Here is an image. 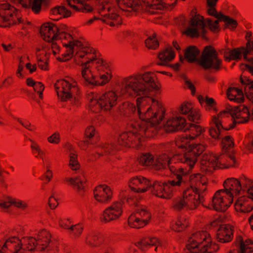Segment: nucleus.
I'll list each match as a JSON object with an SVG mask.
<instances>
[{"mask_svg": "<svg viewBox=\"0 0 253 253\" xmlns=\"http://www.w3.org/2000/svg\"><path fill=\"white\" fill-rule=\"evenodd\" d=\"M118 87L122 95L143 96L137 99V107L131 103H126L123 107L124 115L128 118V125L132 130L129 133L125 132L119 136L118 142L120 145L130 146V141L139 142L140 136L143 134L150 137L151 133L155 134L161 128L169 132L188 131V134L179 137L175 141V144L183 152L182 154L178 152L175 154L178 160L187 164L191 169L199 158L203 169L210 172L222 166L226 167V163H228L227 166H232L231 154L217 157L206 150L207 144L201 135L204 129L200 126L186 124L183 118L177 115L167 121L164 120L165 111L162 104L148 96V93L152 96L151 92L159 89L153 73L146 72L124 78L118 83Z\"/></svg>", "mask_w": 253, "mask_h": 253, "instance_id": "1", "label": "nucleus"}, {"mask_svg": "<svg viewBox=\"0 0 253 253\" xmlns=\"http://www.w3.org/2000/svg\"><path fill=\"white\" fill-rule=\"evenodd\" d=\"M139 162L142 165L155 170L170 171L175 177L168 182L150 180L141 176L132 178L129 186L135 194V198L127 199L129 204L135 205L140 197L137 194L149 190L153 195L164 199L170 198L173 193L182 190L183 195L177 199L174 204L175 210L187 211L193 210L202 201V194L206 188V181L199 174H191L183 169H177L172 165V161L166 154L154 158L149 154H142Z\"/></svg>", "mask_w": 253, "mask_h": 253, "instance_id": "2", "label": "nucleus"}, {"mask_svg": "<svg viewBox=\"0 0 253 253\" xmlns=\"http://www.w3.org/2000/svg\"><path fill=\"white\" fill-rule=\"evenodd\" d=\"M68 32V29L65 25L58 28L52 23H45L42 26L40 29L41 36L50 44L42 49H37L38 66L42 70L47 69L48 55L51 52L56 55L59 50V46L54 41L58 38H64L67 41V43H63L64 46L67 48L66 53L62 55V57H58L57 59L64 62L73 58L75 64L81 67L82 82L85 85L93 87L103 85L108 83L111 76L108 72L106 74L100 75V82L95 79L91 70L92 66H94L98 71L107 70L108 67L107 63L101 59H97L92 48L85 46L79 41L74 40Z\"/></svg>", "mask_w": 253, "mask_h": 253, "instance_id": "3", "label": "nucleus"}, {"mask_svg": "<svg viewBox=\"0 0 253 253\" xmlns=\"http://www.w3.org/2000/svg\"><path fill=\"white\" fill-rule=\"evenodd\" d=\"M224 190L217 191L213 197V209L224 211L235 200L236 211L242 213L250 212L253 207L249 199L253 201V182L244 177L239 181L235 178L225 181Z\"/></svg>", "mask_w": 253, "mask_h": 253, "instance_id": "4", "label": "nucleus"}, {"mask_svg": "<svg viewBox=\"0 0 253 253\" xmlns=\"http://www.w3.org/2000/svg\"><path fill=\"white\" fill-rule=\"evenodd\" d=\"M207 0L209 7V14L217 18L218 20L207 19L205 21L203 17L195 16L192 18L189 26L186 28V34L192 37L201 36L205 38L207 27L214 32L219 31V20H223L229 29L234 30L237 25V21L222 13H216L214 6L218 0Z\"/></svg>", "mask_w": 253, "mask_h": 253, "instance_id": "5", "label": "nucleus"}, {"mask_svg": "<svg viewBox=\"0 0 253 253\" xmlns=\"http://www.w3.org/2000/svg\"><path fill=\"white\" fill-rule=\"evenodd\" d=\"M228 115L231 117L235 124L245 123L248 122V119L253 120V108L251 111L245 106L235 109L229 108L228 111L220 113L218 118H213V124L209 129L210 135L212 139L219 141L226 150L232 148L234 143L230 136L226 135V130L221 124L220 118L222 116Z\"/></svg>", "mask_w": 253, "mask_h": 253, "instance_id": "6", "label": "nucleus"}, {"mask_svg": "<svg viewBox=\"0 0 253 253\" xmlns=\"http://www.w3.org/2000/svg\"><path fill=\"white\" fill-rule=\"evenodd\" d=\"M184 58L189 62H196L206 70H218L221 60L217 57L216 51L211 46H206L201 54L195 46L188 47L184 51Z\"/></svg>", "mask_w": 253, "mask_h": 253, "instance_id": "7", "label": "nucleus"}, {"mask_svg": "<svg viewBox=\"0 0 253 253\" xmlns=\"http://www.w3.org/2000/svg\"><path fill=\"white\" fill-rule=\"evenodd\" d=\"M186 248L191 253H213L219 249L216 244L211 242L209 234L204 231L193 234L189 238Z\"/></svg>", "mask_w": 253, "mask_h": 253, "instance_id": "8", "label": "nucleus"}, {"mask_svg": "<svg viewBox=\"0 0 253 253\" xmlns=\"http://www.w3.org/2000/svg\"><path fill=\"white\" fill-rule=\"evenodd\" d=\"M58 97L63 101L69 100L75 106H79L80 101L78 95L79 88L72 79L61 80L55 84Z\"/></svg>", "mask_w": 253, "mask_h": 253, "instance_id": "9", "label": "nucleus"}, {"mask_svg": "<svg viewBox=\"0 0 253 253\" xmlns=\"http://www.w3.org/2000/svg\"><path fill=\"white\" fill-rule=\"evenodd\" d=\"M117 97V94L114 91L106 92L100 96L92 94L88 97L90 100V109L96 113L102 109L110 110L116 104Z\"/></svg>", "mask_w": 253, "mask_h": 253, "instance_id": "10", "label": "nucleus"}, {"mask_svg": "<svg viewBox=\"0 0 253 253\" xmlns=\"http://www.w3.org/2000/svg\"><path fill=\"white\" fill-rule=\"evenodd\" d=\"M225 54L229 56V58L237 60L240 59L243 54L244 59L247 62L245 64V69L253 76V40H248L247 47L243 48V51L237 48L232 50L228 49Z\"/></svg>", "mask_w": 253, "mask_h": 253, "instance_id": "11", "label": "nucleus"}, {"mask_svg": "<svg viewBox=\"0 0 253 253\" xmlns=\"http://www.w3.org/2000/svg\"><path fill=\"white\" fill-rule=\"evenodd\" d=\"M15 8L7 3H3L0 7V26L6 27L11 24L22 23V20L15 14Z\"/></svg>", "mask_w": 253, "mask_h": 253, "instance_id": "12", "label": "nucleus"}, {"mask_svg": "<svg viewBox=\"0 0 253 253\" xmlns=\"http://www.w3.org/2000/svg\"><path fill=\"white\" fill-rule=\"evenodd\" d=\"M50 234L46 230H43L39 232L38 239L33 238L28 239V244L31 246H36L37 245L42 246V250H52L55 246L54 243L50 240Z\"/></svg>", "mask_w": 253, "mask_h": 253, "instance_id": "13", "label": "nucleus"}, {"mask_svg": "<svg viewBox=\"0 0 253 253\" xmlns=\"http://www.w3.org/2000/svg\"><path fill=\"white\" fill-rule=\"evenodd\" d=\"M149 213L143 209L138 208L136 213L131 214L128 218L129 225L133 228H141L148 223L147 218H149Z\"/></svg>", "mask_w": 253, "mask_h": 253, "instance_id": "14", "label": "nucleus"}, {"mask_svg": "<svg viewBox=\"0 0 253 253\" xmlns=\"http://www.w3.org/2000/svg\"><path fill=\"white\" fill-rule=\"evenodd\" d=\"M122 213V202H116L104 211L101 218L102 220L108 222L117 219Z\"/></svg>", "mask_w": 253, "mask_h": 253, "instance_id": "15", "label": "nucleus"}, {"mask_svg": "<svg viewBox=\"0 0 253 253\" xmlns=\"http://www.w3.org/2000/svg\"><path fill=\"white\" fill-rule=\"evenodd\" d=\"M95 199L98 202L106 203L109 202L112 195V192L108 186L105 184L100 185L94 190Z\"/></svg>", "mask_w": 253, "mask_h": 253, "instance_id": "16", "label": "nucleus"}, {"mask_svg": "<svg viewBox=\"0 0 253 253\" xmlns=\"http://www.w3.org/2000/svg\"><path fill=\"white\" fill-rule=\"evenodd\" d=\"M233 237V227L227 224H222L220 225L216 233V239L219 242L228 243L232 240Z\"/></svg>", "mask_w": 253, "mask_h": 253, "instance_id": "17", "label": "nucleus"}, {"mask_svg": "<svg viewBox=\"0 0 253 253\" xmlns=\"http://www.w3.org/2000/svg\"><path fill=\"white\" fill-rule=\"evenodd\" d=\"M138 2L139 5H140L141 7L136 9V10H133L134 11H137L144 9V6L146 7V8L148 7H150L151 8L154 9H159L160 10H164V9H171L176 4L177 0H171L173 1L171 4H167L163 0H157L158 1L157 4H155L154 5H151L149 1H145V0H136Z\"/></svg>", "mask_w": 253, "mask_h": 253, "instance_id": "18", "label": "nucleus"}, {"mask_svg": "<svg viewBox=\"0 0 253 253\" xmlns=\"http://www.w3.org/2000/svg\"><path fill=\"white\" fill-rule=\"evenodd\" d=\"M22 243L17 238L13 237L8 239L4 243L2 250L5 251V248L13 249L14 253H28L29 252L25 251L23 249Z\"/></svg>", "mask_w": 253, "mask_h": 253, "instance_id": "19", "label": "nucleus"}, {"mask_svg": "<svg viewBox=\"0 0 253 253\" xmlns=\"http://www.w3.org/2000/svg\"><path fill=\"white\" fill-rule=\"evenodd\" d=\"M180 114L187 115L190 121L198 123L200 119V115L195 110L192 109L191 105L187 104H183L179 109Z\"/></svg>", "mask_w": 253, "mask_h": 253, "instance_id": "20", "label": "nucleus"}, {"mask_svg": "<svg viewBox=\"0 0 253 253\" xmlns=\"http://www.w3.org/2000/svg\"><path fill=\"white\" fill-rule=\"evenodd\" d=\"M69 5L77 10L83 12H90L93 10V6L84 0H67Z\"/></svg>", "mask_w": 253, "mask_h": 253, "instance_id": "21", "label": "nucleus"}, {"mask_svg": "<svg viewBox=\"0 0 253 253\" xmlns=\"http://www.w3.org/2000/svg\"><path fill=\"white\" fill-rule=\"evenodd\" d=\"M66 181L77 191L80 195H83V192L85 191V186L84 181L81 176L68 178H66Z\"/></svg>", "mask_w": 253, "mask_h": 253, "instance_id": "22", "label": "nucleus"}, {"mask_svg": "<svg viewBox=\"0 0 253 253\" xmlns=\"http://www.w3.org/2000/svg\"><path fill=\"white\" fill-rule=\"evenodd\" d=\"M227 96L231 101L241 103L244 101L245 97L242 90L236 87H230L228 88Z\"/></svg>", "mask_w": 253, "mask_h": 253, "instance_id": "23", "label": "nucleus"}, {"mask_svg": "<svg viewBox=\"0 0 253 253\" xmlns=\"http://www.w3.org/2000/svg\"><path fill=\"white\" fill-rule=\"evenodd\" d=\"M241 82L247 97L253 103V79L244 77L241 78Z\"/></svg>", "mask_w": 253, "mask_h": 253, "instance_id": "24", "label": "nucleus"}, {"mask_svg": "<svg viewBox=\"0 0 253 253\" xmlns=\"http://www.w3.org/2000/svg\"><path fill=\"white\" fill-rule=\"evenodd\" d=\"M175 55L171 48H167L159 55L160 62L158 63L161 66H169V62L174 58Z\"/></svg>", "mask_w": 253, "mask_h": 253, "instance_id": "25", "label": "nucleus"}, {"mask_svg": "<svg viewBox=\"0 0 253 253\" xmlns=\"http://www.w3.org/2000/svg\"><path fill=\"white\" fill-rule=\"evenodd\" d=\"M162 245L163 242L156 238H151L148 240L143 239L136 244V246L142 251H145L150 246H162Z\"/></svg>", "mask_w": 253, "mask_h": 253, "instance_id": "26", "label": "nucleus"}, {"mask_svg": "<svg viewBox=\"0 0 253 253\" xmlns=\"http://www.w3.org/2000/svg\"><path fill=\"white\" fill-rule=\"evenodd\" d=\"M11 205L22 209H24L27 207V205L25 203L21 201H16L9 197H8L4 201H0V207L4 209L8 210Z\"/></svg>", "mask_w": 253, "mask_h": 253, "instance_id": "27", "label": "nucleus"}, {"mask_svg": "<svg viewBox=\"0 0 253 253\" xmlns=\"http://www.w3.org/2000/svg\"><path fill=\"white\" fill-rule=\"evenodd\" d=\"M25 7H31L33 10L38 13L41 9L42 3L45 2L46 0H20Z\"/></svg>", "mask_w": 253, "mask_h": 253, "instance_id": "28", "label": "nucleus"}, {"mask_svg": "<svg viewBox=\"0 0 253 253\" xmlns=\"http://www.w3.org/2000/svg\"><path fill=\"white\" fill-rule=\"evenodd\" d=\"M86 140L83 141L82 145H86L88 144H93L96 142L97 136L96 135L94 128L92 126L87 127L85 131Z\"/></svg>", "mask_w": 253, "mask_h": 253, "instance_id": "29", "label": "nucleus"}, {"mask_svg": "<svg viewBox=\"0 0 253 253\" xmlns=\"http://www.w3.org/2000/svg\"><path fill=\"white\" fill-rule=\"evenodd\" d=\"M59 222L60 226L62 227L68 229L70 231L72 232V233L76 236H78L79 235H80L83 229V227L81 226L80 223L70 227L67 224V223H64L63 221L60 219L59 220Z\"/></svg>", "mask_w": 253, "mask_h": 253, "instance_id": "30", "label": "nucleus"}, {"mask_svg": "<svg viewBox=\"0 0 253 253\" xmlns=\"http://www.w3.org/2000/svg\"><path fill=\"white\" fill-rule=\"evenodd\" d=\"M98 148L99 149L98 150L99 155H109L113 153V150L116 149V146L114 143L110 142L102 144Z\"/></svg>", "mask_w": 253, "mask_h": 253, "instance_id": "31", "label": "nucleus"}, {"mask_svg": "<svg viewBox=\"0 0 253 253\" xmlns=\"http://www.w3.org/2000/svg\"><path fill=\"white\" fill-rule=\"evenodd\" d=\"M53 15H59L64 18L69 17L71 15V11L67 10L63 6H57L51 10Z\"/></svg>", "mask_w": 253, "mask_h": 253, "instance_id": "32", "label": "nucleus"}, {"mask_svg": "<svg viewBox=\"0 0 253 253\" xmlns=\"http://www.w3.org/2000/svg\"><path fill=\"white\" fill-rule=\"evenodd\" d=\"M68 149L70 151L69 166L72 170L76 171V170L79 169V168H80L79 164L78 161L77 160V156L73 152L71 151V146H69Z\"/></svg>", "mask_w": 253, "mask_h": 253, "instance_id": "33", "label": "nucleus"}, {"mask_svg": "<svg viewBox=\"0 0 253 253\" xmlns=\"http://www.w3.org/2000/svg\"><path fill=\"white\" fill-rule=\"evenodd\" d=\"M240 253H246L249 250V252H253V241L249 240L245 243L242 241L240 243Z\"/></svg>", "mask_w": 253, "mask_h": 253, "instance_id": "34", "label": "nucleus"}, {"mask_svg": "<svg viewBox=\"0 0 253 253\" xmlns=\"http://www.w3.org/2000/svg\"><path fill=\"white\" fill-rule=\"evenodd\" d=\"M146 46L150 49H156L159 46V43L155 37H149L145 41Z\"/></svg>", "mask_w": 253, "mask_h": 253, "instance_id": "35", "label": "nucleus"}, {"mask_svg": "<svg viewBox=\"0 0 253 253\" xmlns=\"http://www.w3.org/2000/svg\"><path fill=\"white\" fill-rule=\"evenodd\" d=\"M187 226V223L185 220L179 219L172 225V229L180 232Z\"/></svg>", "mask_w": 253, "mask_h": 253, "instance_id": "36", "label": "nucleus"}, {"mask_svg": "<svg viewBox=\"0 0 253 253\" xmlns=\"http://www.w3.org/2000/svg\"><path fill=\"white\" fill-rule=\"evenodd\" d=\"M199 100L201 103L205 102L206 105L209 107H212L214 105V101L211 98H209L208 97H204L202 96H199Z\"/></svg>", "mask_w": 253, "mask_h": 253, "instance_id": "37", "label": "nucleus"}, {"mask_svg": "<svg viewBox=\"0 0 253 253\" xmlns=\"http://www.w3.org/2000/svg\"><path fill=\"white\" fill-rule=\"evenodd\" d=\"M48 141L51 143L57 144L60 141V135L58 132H55L48 138Z\"/></svg>", "mask_w": 253, "mask_h": 253, "instance_id": "38", "label": "nucleus"}, {"mask_svg": "<svg viewBox=\"0 0 253 253\" xmlns=\"http://www.w3.org/2000/svg\"><path fill=\"white\" fill-rule=\"evenodd\" d=\"M185 85L191 90L192 93L194 94L195 92V87L192 83L186 77L183 78Z\"/></svg>", "mask_w": 253, "mask_h": 253, "instance_id": "39", "label": "nucleus"}, {"mask_svg": "<svg viewBox=\"0 0 253 253\" xmlns=\"http://www.w3.org/2000/svg\"><path fill=\"white\" fill-rule=\"evenodd\" d=\"M31 142L33 143L31 145V147L33 150V152L34 154L38 153V154H42L43 152L41 150L39 146L36 143L34 142V141L32 139H29Z\"/></svg>", "mask_w": 253, "mask_h": 253, "instance_id": "40", "label": "nucleus"}, {"mask_svg": "<svg viewBox=\"0 0 253 253\" xmlns=\"http://www.w3.org/2000/svg\"><path fill=\"white\" fill-rule=\"evenodd\" d=\"M97 239H98V237L97 236V235H93L91 238V240L87 241V243L91 246H96L98 244V243L96 242V241Z\"/></svg>", "mask_w": 253, "mask_h": 253, "instance_id": "41", "label": "nucleus"}, {"mask_svg": "<svg viewBox=\"0 0 253 253\" xmlns=\"http://www.w3.org/2000/svg\"><path fill=\"white\" fill-rule=\"evenodd\" d=\"M34 89L37 92L38 91H43L44 90V86L41 83L37 82L35 86L34 87Z\"/></svg>", "mask_w": 253, "mask_h": 253, "instance_id": "42", "label": "nucleus"}, {"mask_svg": "<svg viewBox=\"0 0 253 253\" xmlns=\"http://www.w3.org/2000/svg\"><path fill=\"white\" fill-rule=\"evenodd\" d=\"M47 174H44V176L47 180V182L50 181L51 179V177L52 176V171L49 170V169H47L46 170Z\"/></svg>", "mask_w": 253, "mask_h": 253, "instance_id": "43", "label": "nucleus"}, {"mask_svg": "<svg viewBox=\"0 0 253 253\" xmlns=\"http://www.w3.org/2000/svg\"><path fill=\"white\" fill-rule=\"evenodd\" d=\"M17 120L26 128H27L30 130H32V129L30 128V126H31V124L30 123H29V122H27L26 123H24L21 120H20L19 119H17Z\"/></svg>", "mask_w": 253, "mask_h": 253, "instance_id": "44", "label": "nucleus"}, {"mask_svg": "<svg viewBox=\"0 0 253 253\" xmlns=\"http://www.w3.org/2000/svg\"><path fill=\"white\" fill-rule=\"evenodd\" d=\"M52 198H54L53 196H52L49 198L48 200V205L51 209H54L57 207V205L52 202Z\"/></svg>", "mask_w": 253, "mask_h": 253, "instance_id": "45", "label": "nucleus"}, {"mask_svg": "<svg viewBox=\"0 0 253 253\" xmlns=\"http://www.w3.org/2000/svg\"><path fill=\"white\" fill-rule=\"evenodd\" d=\"M37 82L34 81L32 79L29 78L27 80V84L29 86H33V87L35 86Z\"/></svg>", "mask_w": 253, "mask_h": 253, "instance_id": "46", "label": "nucleus"}, {"mask_svg": "<svg viewBox=\"0 0 253 253\" xmlns=\"http://www.w3.org/2000/svg\"><path fill=\"white\" fill-rule=\"evenodd\" d=\"M2 46L4 48V50L6 51H9L10 49L13 48L12 45L11 44H9L8 45H6L4 43H2Z\"/></svg>", "mask_w": 253, "mask_h": 253, "instance_id": "47", "label": "nucleus"}, {"mask_svg": "<svg viewBox=\"0 0 253 253\" xmlns=\"http://www.w3.org/2000/svg\"><path fill=\"white\" fill-rule=\"evenodd\" d=\"M133 34L129 30H126L123 32V36L124 37H129L132 36Z\"/></svg>", "mask_w": 253, "mask_h": 253, "instance_id": "48", "label": "nucleus"}, {"mask_svg": "<svg viewBox=\"0 0 253 253\" xmlns=\"http://www.w3.org/2000/svg\"><path fill=\"white\" fill-rule=\"evenodd\" d=\"M23 66L20 64L19 66H18V71H17L16 72V74L18 76V77H22V74L21 73V72L22 71V70H23Z\"/></svg>", "mask_w": 253, "mask_h": 253, "instance_id": "49", "label": "nucleus"}, {"mask_svg": "<svg viewBox=\"0 0 253 253\" xmlns=\"http://www.w3.org/2000/svg\"><path fill=\"white\" fill-rule=\"evenodd\" d=\"M252 37V34L251 32H247L246 33V38L248 40V39H251Z\"/></svg>", "mask_w": 253, "mask_h": 253, "instance_id": "50", "label": "nucleus"}, {"mask_svg": "<svg viewBox=\"0 0 253 253\" xmlns=\"http://www.w3.org/2000/svg\"><path fill=\"white\" fill-rule=\"evenodd\" d=\"M36 69H37L36 66L35 65H33V67L32 68L31 67L29 69L30 72L31 73H32L33 72H34V71H35L36 70Z\"/></svg>", "mask_w": 253, "mask_h": 253, "instance_id": "51", "label": "nucleus"}, {"mask_svg": "<svg viewBox=\"0 0 253 253\" xmlns=\"http://www.w3.org/2000/svg\"><path fill=\"white\" fill-rule=\"evenodd\" d=\"M250 222L251 228H252V230H253V215L250 218Z\"/></svg>", "mask_w": 253, "mask_h": 253, "instance_id": "52", "label": "nucleus"}, {"mask_svg": "<svg viewBox=\"0 0 253 253\" xmlns=\"http://www.w3.org/2000/svg\"><path fill=\"white\" fill-rule=\"evenodd\" d=\"M173 45H174V46L175 47V48L177 50H179L180 49V47L179 46V45L176 43H173Z\"/></svg>", "mask_w": 253, "mask_h": 253, "instance_id": "53", "label": "nucleus"}, {"mask_svg": "<svg viewBox=\"0 0 253 253\" xmlns=\"http://www.w3.org/2000/svg\"><path fill=\"white\" fill-rule=\"evenodd\" d=\"M42 91H38V93L39 94V96L41 98H42Z\"/></svg>", "mask_w": 253, "mask_h": 253, "instance_id": "54", "label": "nucleus"}, {"mask_svg": "<svg viewBox=\"0 0 253 253\" xmlns=\"http://www.w3.org/2000/svg\"><path fill=\"white\" fill-rule=\"evenodd\" d=\"M32 65L30 63H28L26 65V68L29 70L31 68Z\"/></svg>", "mask_w": 253, "mask_h": 253, "instance_id": "55", "label": "nucleus"}, {"mask_svg": "<svg viewBox=\"0 0 253 253\" xmlns=\"http://www.w3.org/2000/svg\"><path fill=\"white\" fill-rule=\"evenodd\" d=\"M220 221H221V223H224V221H223V219H222V215H220Z\"/></svg>", "mask_w": 253, "mask_h": 253, "instance_id": "56", "label": "nucleus"}, {"mask_svg": "<svg viewBox=\"0 0 253 253\" xmlns=\"http://www.w3.org/2000/svg\"><path fill=\"white\" fill-rule=\"evenodd\" d=\"M22 62H23V61H22V59H20V64H21V63H22Z\"/></svg>", "mask_w": 253, "mask_h": 253, "instance_id": "57", "label": "nucleus"}, {"mask_svg": "<svg viewBox=\"0 0 253 253\" xmlns=\"http://www.w3.org/2000/svg\"><path fill=\"white\" fill-rule=\"evenodd\" d=\"M0 177H2V174L0 172Z\"/></svg>", "mask_w": 253, "mask_h": 253, "instance_id": "58", "label": "nucleus"}, {"mask_svg": "<svg viewBox=\"0 0 253 253\" xmlns=\"http://www.w3.org/2000/svg\"><path fill=\"white\" fill-rule=\"evenodd\" d=\"M162 73L163 74H166L165 72H162Z\"/></svg>", "mask_w": 253, "mask_h": 253, "instance_id": "59", "label": "nucleus"}, {"mask_svg": "<svg viewBox=\"0 0 253 253\" xmlns=\"http://www.w3.org/2000/svg\"><path fill=\"white\" fill-rule=\"evenodd\" d=\"M37 102H38L39 104H40V102L39 101L37 100Z\"/></svg>", "mask_w": 253, "mask_h": 253, "instance_id": "60", "label": "nucleus"}, {"mask_svg": "<svg viewBox=\"0 0 253 253\" xmlns=\"http://www.w3.org/2000/svg\"><path fill=\"white\" fill-rule=\"evenodd\" d=\"M0 181L2 182V180L1 178H0Z\"/></svg>", "mask_w": 253, "mask_h": 253, "instance_id": "61", "label": "nucleus"}, {"mask_svg": "<svg viewBox=\"0 0 253 253\" xmlns=\"http://www.w3.org/2000/svg\"><path fill=\"white\" fill-rule=\"evenodd\" d=\"M234 127L233 126H232L230 128H233Z\"/></svg>", "mask_w": 253, "mask_h": 253, "instance_id": "62", "label": "nucleus"}, {"mask_svg": "<svg viewBox=\"0 0 253 253\" xmlns=\"http://www.w3.org/2000/svg\"><path fill=\"white\" fill-rule=\"evenodd\" d=\"M54 201H56V199L55 198H54Z\"/></svg>", "mask_w": 253, "mask_h": 253, "instance_id": "63", "label": "nucleus"}, {"mask_svg": "<svg viewBox=\"0 0 253 253\" xmlns=\"http://www.w3.org/2000/svg\"><path fill=\"white\" fill-rule=\"evenodd\" d=\"M41 179L42 180H43V178L42 177H41Z\"/></svg>", "mask_w": 253, "mask_h": 253, "instance_id": "64", "label": "nucleus"}]
</instances>
